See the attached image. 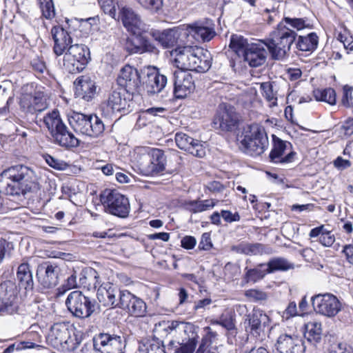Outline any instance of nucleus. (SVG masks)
<instances>
[{"instance_id": "nucleus-1", "label": "nucleus", "mask_w": 353, "mask_h": 353, "mask_svg": "<svg viewBox=\"0 0 353 353\" xmlns=\"http://www.w3.org/2000/svg\"><path fill=\"white\" fill-rule=\"evenodd\" d=\"M164 330L176 338H181V341L170 342L169 345L174 353L194 352L199 339L198 327L191 323L172 321L165 325Z\"/></svg>"}, {"instance_id": "nucleus-2", "label": "nucleus", "mask_w": 353, "mask_h": 353, "mask_svg": "<svg viewBox=\"0 0 353 353\" xmlns=\"http://www.w3.org/2000/svg\"><path fill=\"white\" fill-rule=\"evenodd\" d=\"M30 169L19 165L5 170L0 174V192L10 196L24 195L30 191Z\"/></svg>"}, {"instance_id": "nucleus-3", "label": "nucleus", "mask_w": 353, "mask_h": 353, "mask_svg": "<svg viewBox=\"0 0 353 353\" xmlns=\"http://www.w3.org/2000/svg\"><path fill=\"white\" fill-rule=\"evenodd\" d=\"M240 148L247 154L257 157L262 154L269 145L268 138L263 126L253 123L243 128L239 136Z\"/></svg>"}, {"instance_id": "nucleus-4", "label": "nucleus", "mask_w": 353, "mask_h": 353, "mask_svg": "<svg viewBox=\"0 0 353 353\" xmlns=\"http://www.w3.org/2000/svg\"><path fill=\"white\" fill-rule=\"evenodd\" d=\"M134 159L143 175H156L165 169L166 157L160 149L139 148L134 152Z\"/></svg>"}, {"instance_id": "nucleus-5", "label": "nucleus", "mask_w": 353, "mask_h": 353, "mask_svg": "<svg viewBox=\"0 0 353 353\" xmlns=\"http://www.w3.org/2000/svg\"><path fill=\"white\" fill-rule=\"evenodd\" d=\"M43 122L52 137L53 143L61 147H77L79 141L62 121L59 111L53 110L43 117Z\"/></svg>"}, {"instance_id": "nucleus-6", "label": "nucleus", "mask_w": 353, "mask_h": 353, "mask_svg": "<svg viewBox=\"0 0 353 353\" xmlns=\"http://www.w3.org/2000/svg\"><path fill=\"white\" fill-rule=\"evenodd\" d=\"M297 37L296 32L281 23L278 25L276 30L271 34V38L265 41L266 47L272 59H283L290 51L292 45Z\"/></svg>"}, {"instance_id": "nucleus-7", "label": "nucleus", "mask_w": 353, "mask_h": 353, "mask_svg": "<svg viewBox=\"0 0 353 353\" xmlns=\"http://www.w3.org/2000/svg\"><path fill=\"white\" fill-rule=\"evenodd\" d=\"M132 97L126 93L123 88L112 90L100 105L102 114L107 118H112L116 113L126 114L132 111Z\"/></svg>"}, {"instance_id": "nucleus-8", "label": "nucleus", "mask_w": 353, "mask_h": 353, "mask_svg": "<svg viewBox=\"0 0 353 353\" xmlns=\"http://www.w3.org/2000/svg\"><path fill=\"white\" fill-rule=\"evenodd\" d=\"M105 211L119 218H126L130 210L128 199L115 189L106 188L100 194Z\"/></svg>"}, {"instance_id": "nucleus-9", "label": "nucleus", "mask_w": 353, "mask_h": 353, "mask_svg": "<svg viewBox=\"0 0 353 353\" xmlns=\"http://www.w3.org/2000/svg\"><path fill=\"white\" fill-rule=\"evenodd\" d=\"M90 49L84 44L70 45L63 55V67L69 73L83 71L90 61Z\"/></svg>"}, {"instance_id": "nucleus-10", "label": "nucleus", "mask_w": 353, "mask_h": 353, "mask_svg": "<svg viewBox=\"0 0 353 353\" xmlns=\"http://www.w3.org/2000/svg\"><path fill=\"white\" fill-rule=\"evenodd\" d=\"M96 301L79 290L71 292L65 300V305L72 316L79 319L91 316L95 311Z\"/></svg>"}, {"instance_id": "nucleus-11", "label": "nucleus", "mask_w": 353, "mask_h": 353, "mask_svg": "<svg viewBox=\"0 0 353 353\" xmlns=\"http://www.w3.org/2000/svg\"><path fill=\"white\" fill-rule=\"evenodd\" d=\"M88 344L96 353H124L125 347L123 336L104 332L96 334Z\"/></svg>"}, {"instance_id": "nucleus-12", "label": "nucleus", "mask_w": 353, "mask_h": 353, "mask_svg": "<svg viewBox=\"0 0 353 353\" xmlns=\"http://www.w3.org/2000/svg\"><path fill=\"white\" fill-rule=\"evenodd\" d=\"M47 341L54 348L61 351H72L78 344L71 337L69 326L65 323H54L48 334Z\"/></svg>"}, {"instance_id": "nucleus-13", "label": "nucleus", "mask_w": 353, "mask_h": 353, "mask_svg": "<svg viewBox=\"0 0 353 353\" xmlns=\"http://www.w3.org/2000/svg\"><path fill=\"white\" fill-rule=\"evenodd\" d=\"M143 70L139 72L137 69L129 65H125L120 71L117 77L119 88H123L125 92L133 97L135 93H139L142 87Z\"/></svg>"}, {"instance_id": "nucleus-14", "label": "nucleus", "mask_w": 353, "mask_h": 353, "mask_svg": "<svg viewBox=\"0 0 353 353\" xmlns=\"http://www.w3.org/2000/svg\"><path fill=\"white\" fill-rule=\"evenodd\" d=\"M270 322V317L262 310L254 307L247 315L244 323L247 332L256 339H262L265 335V330L268 328Z\"/></svg>"}, {"instance_id": "nucleus-15", "label": "nucleus", "mask_w": 353, "mask_h": 353, "mask_svg": "<svg viewBox=\"0 0 353 353\" xmlns=\"http://www.w3.org/2000/svg\"><path fill=\"white\" fill-rule=\"evenodd\" d=\"M312 304L316 312L328 317L336 316L341 308L336 296L330 293L312 296Z\"/></svg>"}, {"instance_id": "nucleus-16", "label": "nucleus", "mask_w": 353, "mask_h": 353, "mask_svg": "<svg viewBox=\"0 0 353 353\" xmlns=\"http://www.w3.org/2000/svg\"><path fill=\"white\" fill-rule=\"evenodd\" d=\"M238 121L235 108L230 105L221 103L219 105L213 123L216 128H219L222 131L231 132L236 127Z\"/></svg>"}, {"instance_id": "nucleus-17", "label": "nucleus", "mask_w": 353, "mask_h": 353, "mask_svg": "<svg viewBox=\"0 0 353 353\" xmlns=\"http://www.w3.org/2000/svg\"><path fill=\"white\" fill-rule=\"evenodd\" d=\"M142 74V87L149 95L161 92L166 85L167 77L154 68L144 70Z\"/></svg>"}, {"instance_id": "nucleus-18", "label": "nucleus", "mask_w": 353, "mask_h": 353, "mask_svg": "<svg viewBox=\"0 0 353 353\" xmlns=\"http://www.w3.org/2000/svg\"><path fill=\"white\" fill-rule=\"evenodd\" d=\"M173 93L176 98H185L194 89L192 76L188 72L175 70L172 73Z\"/></svg>"}, {"instance_id": "nucleus-19", "label": "nucleus", "mask_w": 353, "mask_h": 353, "mask_svg": "<svg viewBox=\"0 0 353 353\" xmlns=\"http://www.w3.org/2000/svg\"><path fill=\"white\" fill-rule=\"evenodd\" d=\"M59 272L60 268L57 263L46 261L39 265L37 275L44 288H52L59 283Z\"/></svg>"}, {"instance_id": "nucleus-20", "label": "nucleus", "mask_w": 353, "mask_h": 353, "mask_svg": "<svg viewBox=\"0 0 353 353\" xmlns=\"http://www.w3.org/2000/svg\"><path fill=\"white\" fill-rule=\"evenodd\" d=\"M119 303V308L126 310L132 316L140 317L146 313L145 303L128 290H122Z\"/></svg>"}, {"instance_id": "nucleus-21", "label": "nucleus", "mask_w": 353, "mask_h": 353, "mask_svg": "<svg viewBox=\"0 0 353 353\" xmlns=\"http://www.w3.org/2000/svg\"><path fill=\"white\" fill-rule=\"evenodd\" d=\"M125 48L130 54L159 53L157 48L145 34L132 35L128 38L125 43Z\"/></svg>"}, {"instance_id": "nucleus-22", "label": "nucleus", "mask_w": 353, "mask_h": 353, "mask_svg": "<svg viewBox=\"0 0 353 353\" xmlns=\"http://www.w3.org/2000/svg\"><path fill=\"white\" fill-rule=\"evenodd\" d=\"M275 348V353H304L305 351L301 339L288 334H282L277 338Z\"/></svg>"}, {"instance_id": "nucleus-23", "label": "nucleus", "mask_w": 353, "mask_h": 353, "mask_svg": "<svg viewBox=\"0 0 353 353\" xmlns=\"http://www.w3.org/2000/svg\"><path fill=\"white\" fill-rule=\"evenodd\" d=\"M266 48L265 41L250 43L243 56L244 61L252 68L262 65L267 58Z\"/></svg>"}, {"instance_id": "nucleus-24", "label": "nucleus", "mask_w": 353, "mask_h": 353, "mask_svg": "<svg viewBox=\"0 0 353 353\" xmlns=\"http://www.w3.org/2000/svg\"><path fill=\"white\" fill-rule=\"evenodd\" d=\"M122 291L117 289L112 283L101 285L97 290V299L105 307L115 308L120 307V296Z\"/></svg>"}, {"instance_id": "nucleus-25", "label": "nucleus", "mask_w": 353, "mask_h": 353, "mask_svg": "<svg viewBox=\"0 0 353 353\" xmlns=\"http://www.w3.org/2000/svg\"><path fill=\"white\" fill-rule=\"evenodd\" d=\"M194 48L190 46H178L172 51V55L174 56V62L179 70H190L194 65V59L196 54Z\"/></svg>"}, {"instance_id": "nucleus-26", "label": "nucleus", "mask_w": 353, "mask_h": 353, "mask_svg": "<svg viewBox=\"0 0 353 353\" xmlns=\"http://www.w3.org/2000/svg\"><path fill=\"white\" fill-rule=\"evenodd\" d=\"M176 145L181 150L188 152L191 154L202 158L205 155V148L199 140L194 139L183 132H177L175 134Z\"/></svg>"}, {"instance_id": "nucleus-27", "label": "nucleus", "mask_w": 353, "mask_h": 353, "mask_svg": "<svg viewBox=\"0 0 353 353\" xmlns=\"http://www.w3.org/2000/svg\"><path fill=\"white\" fill-rule=\"evenodd\" d=\"M19 104L24 111L31 114L41 112L47 108L46 99L43 94L39 92H36L34 94H23Z\"/></svg>"}, {"instance_id": "nucleus-28", "label": "nucleus", "mask_w": 353, "mask_h": 353, "mask_svg": "<svg viewBox=\"0 0 353 353\" xmlns=\"http://www.w3.org/2000/svg\"><path fill=\"white\" fill-rule=\"evenodd\" d=\"M74 95L85 101H91L96 94L95 82L88 76H81L74 82Z\"/></svg>"}, {"instance_id": "nucleus-29", "label": "nucleus", "mask_w": 353, "mask_h": 353, "mask_svg": "<svg viewBox=\"0 0 353 353\" xmlns=\"http://www.w3.org/2000/svg\"><path fill=\"white\" fill-rule=\"evenodd\" d=\"M51 34L54 41L53 51L57 56L63 54L70 46L72 45L70 34L60 26H54L51 29Z\"/></svg>"}, {"instance_id": "nucleus-30", "label": "nucleus", "mask_w": 353, "mask_h": 353, "mask_svg": "<svg viewBox=\"0 0 353 353\" xmlns=\"http://www.w3.org/2000/svg\"><path fill=\"white\" fill-rule=\"evenodd\" d=\"M0 299L14 314L18 312L17 290L13 281L7 280L0 283Z\"/></svg>"}, {"instance_id": "nucleus-31", "label": "nucleus", "mask_w": 353, "mask_h": 353, "mask_svg": "<svg viewBox=\"0 0 353 353\" xmlns=\"http://www.w3.org/2000/svg\"><path fill=\"white\" fill-rule=\"evenodd\" d=\"M231 250L237 254L249 256L271 254L273 253V249L268 245L261 243H250L245 241L232 245Z\"/></svg>"}, {"instance_id": "nucleus-32", "label": "nucleus", "mask_w": 353, "mask_h": 353, "mask_svg": "<svg viewBox=\"0 0 353 353\" xmlns=\"http://www.w3.org/2000/svg\"><path fill=\"white\" fill-rule=\"evenodd\" d=\"M149 34L163 48H170L174 46L179 37V31L174 29H168L162 32L151 30Z\"/></svg>"}, {"instance_id": "nucleus-33", "label": "nucleus", "mask_w": 353, "mask_h": 353, "mask_svg": "<svg viewBox=\"0 0 353 353\" xmlns=\"http://www.w3.org/2000/svg\"><path fill=\"white\" fill-rule=\"evenodd\" d=\"M90 114L72 112L68 114V120L71 128L77 133L86 136Z\"/></svg>"}, {"instance_id": "nucleus-34", "label": "nucleus", "mask_w": 353, "mask_h": 353, "mask_svg": "<svg viewBox=\"0 0 353 353\" xmlns=\"http://www.w3.org/2000/svg\"><path fill=\"white\" fill-rule=\"evenodd\" d=\"M188 30V33L199 42L209 41L216 34L213 28L204 26L200 23L189 25Z\"/></svg>"}, {"instance_id": "nucleus-35", "label": "nucleus", "mask_w": 353, "mask_h": 353, "mask_svg": "<svg viewBox=\"0 0 353 353\" xmlns=\"http://www.w3.org/2000/svg\"><path fill=\"white\" fill-rule=\"evenodd\" d=\"M98 272L92 268H86L79 274V285L88 290L96 289L101 285Z\"/></svg>"}, {"instance_id": "nucleus-36", "label": "nucleus", "mask_w": 353, "mask_h": 353, "mask_svg": "<svg viewBox=\"0 0 353 353\" xmlns=\"http://www.w3.org/2000/svg\"><path fill=\"white\" fill-rule=\"evenodd\" d=\"M17 280L21 288H23L26 291H30L33 289L34 281L32 273L28 262H23L18 266Z\"/></svg>"}, {"instance_id": "nucleus-37", "label": "nucleus", "mask_w": 353, "mask_h": 353, "mask_svg": "<svg viewBox=\"0 0 353 353\" xmlns=\"http://www.w3.org/2000/svg\"><path fill=\"white\" fill-rule=\"evenodd\" d=\"M295 40V48L299 51L314 52L318 46L319 37L315 32H310L307 35H300L296 37Z\"/></svg>"}, {"instance_id": "nucleus-38", "label": "nucleus", "mask_w": 353, "mask_h": 353, "mask_svg": "<svg viewBox=\"0 0 353 353\" xmlns=\"http://www.w3.org/2000/svg\"><path fill=\"white\" fill-rule=\"evenodd\" d=\"M245 274L243 281L245 283H255L262 280L266 274H269L267 270L266 263H259L252 268H245Z\"/></svg>"}, {"instance_id": "nucleus-39", "label": "nucleus", "mask_w": 353, "mask_h": 353, "mask_svg": "<svg viewBox=\"0 0 353 353\" xmlns=\"http://www.w3.org/2000/svg\"><path fill=\"white\" fill-rule=\"evenodd\" d=\"M310 238L318 237L317 241L324 247H331L335 241V236L323 225L312 228L309 234Z\"/></svg>"}, {"instance_id": "nucleus-40", "label": "nucleus", "mask_w": 353, "mask_h": 353, "mask_svg": "<svg viewBox=\"0 0 353 353\" xmlns=\"http://www.w3.org/2000/svg\"><path fill=\"white\" fill-rule=\"evenodd\" d=\"M195 59H194V65L190 70H194L198 72H205L208 71L212 65V58L208 51H203V49L196 50Z\"/></svg>"}, {"instance_id": "nucleus-41", "label": "nucleus", "mask_w": 353, "mask_h": 353, "mask_svg": "<svg viewBox=\"0 0 353 353\" xmlns=\"http://www.w3.org/2000/svg\"><path fill=\"white\" fill-rule=\"evenodd\" d=\"M183 205L186 210L196 214L213 208L215 206V203L212 199L185 200Z\"/></svg>"}, {"instance_id": "nucleus-42", "label": "nucleus", "mask_w": 353, "mask_h": 353, "mask_svg": "<svg viewBox=\"0 0 353 353\" xmlns=\"http://www.w3.org/2000/svg\"><path fill=\"white\" fill-rule=\"evenodd\" d=\"M283 22L285 23V26H288V28L290 29H294L296 31H301L304 29L311 30L313 28V25L310 20L306 17L297 18V17H285L283 19Z\"/></svg>"}, {"instance_id": "nucleus-43", "label": "nucleus", "mask_w": 353, "mask_h": 353, "mask_svg": "<svg viewBox=\"0 0 353 353\" xmlns=\"http://www.w3.org/2000/svg\"><path fill=\"white\" fill-rule=\"evenodd\" d=\"M268 273H273L276 271H287L294 268V264L290 263L286 259L275 257L270 259L266 263Z\"/></svg>"}, {"instance_id": "nucleus-44", "label": "nucleus", "mask_w": 353, "mask_h": 353, "mask_svg": "<svg viewBox=\"0 0 353 353\" xmlns=\"http://www.w3.org/2000/svg\"><path fill=\"white\" fill-rule=\"evenodd\" d=\"M313 96L316 101H323L332 105L336 101V92L331 88L314 89Z\"/></svg>"}, {"instance_id": "nucleus-45", "label": "nucleus", "mask_w": 353, "mask_h": 353, "mask_svg": "<svg viewBox=\"0 0 353 353\" xmlns=\"http://www.w3.org/2000/svg\"><path fill=\"white\" fill-rule=\"evenodd\" d=\"M273 147L269 155L272 163H279L286 148L285 142L273 136Z\"/></svg>"}, {"instance_id": "nucleus-46", "label": "nucleus", "mask_w": 353, "mask_h": 353, "mask_svg": "<svg viewBox=\"0 0 353 353\" xmlns=\"http://www.w3.org/2000/svg\"><path fill=\"white\" fill-rule=\"evenodd\" d=\"M306 329L305 339L314 345L319 343L322 336L321 324L318 322L309 323Z\"/></svg>"}, {"instance_id": "nucleus-47", "label": "nucleus", "mask_w": 353, "mask_h": 353, "mask_svg": "<svg viewBox=\"0 0 353 353\" xmlns=\"http://www.w3.org/2000/svg\"><path fill=\"white\" fill-rule=\"evenodd\" d=\"M248 40L241 35L233 34L230 37V48L239 57L244 55L247 47L250 46Z\"/></svg>"}, {"instance_id": "nucleus-48", "label": "nucleus", "mask_w": 353, "mask_h": 353, "mask_svg": "<svg viewBox=\"0 0 353 353\" xmlns=\"http://www.w3.org/2000/svg\"><path fill=\"white\" fill-rule=\"evenodd\" d=\"M88 126L87 137L97 138L104 131L105 126L103 121L96 114H90V122Z\"/></svg>"}, {"instance_id": "nucleus-49", "label": "nucleus", "mask_w": 353, "mask_h": 353, "mask_svg": "<svg viewBox=\"0 0 353 353\" xmlns=\"http://www.w3.org/2000/svg\"><path fill=\"white\" fill-rule=\"evenodd\" d=\"M205 334L203 336L199 348L196 353H205L207 352L208 348L211 345L212 341L216 338L217 333L214 332L209 326L203 328Z\"/></svg>"}, {"instance_id": "nucleus-50", "label": "nucleus", "mask_w": 353, "mask_h": 353, "mask_svg": "<svg viewBox=\"0 0 353 353\" xmlns=\"http://www.w3.org/2000/svg\"><path fill=\"white\" fill-rule=\"evenodd\" d=\"M80 287L79 281H77V272L73 270L64 281L63 283L57 288V294L61 296L70 290Z\"/></svg>"}, {"instance_id": "nucleus-51", "label": "nucleus", "mask_w": 353, "mask_h": 353, "mask_svg": "<svg viewBox=\"0 0 353 353\" xmlns=\"http://www.w3.org/2000/svg\"><path fill=\"white\" fill-rule=\"evenodd\" d=\"M139 353H166L161 342L157 340H148L139 347Z\"/></svg>"}, {"instance_id": "nucleus-52", "label": "nucleus", "mask_w": 353, "mask_h": 353, "mask_svg": "<svg viewBox=\"0 0 353 353\" xmlns=\"http://www.w3.org/2000/svg\"><path fill=\"white\" fill-rule=\"evenodd\" d=\"M139 17L128 8H123L121 11V19L125 28L128 30L139 19Z\"/></svg>"}, {"instance_id": "nucleus-53", "label": "nucleus", "mask_w": 353, "mask_h": 353, "mask_svg": "<svg viewBox=\"0 0 353 353\" xmlns=\"http://www.w3.org/2000/svg\"><path fill=\"white\" fill-rule=\"evenodd\" d=\"M260 89L263 97L270 103V106H274L277 104V97L273 90V86L271 82H263L261 83Z\"/></svg>"}, {"instance_id": "nucleus-54", "label": "nucleus", "mask_w": 353, "mask_h": 353, "mask_svg": "<svg viewBox=\"0 0 353 353\" xmlns=\"http://www.w3.org/2000/svg\"><path fill=\"white\" fill-rule=\"evenodd\" d=\"M13 250L12 243L0 238V264L6 258L10 256Z\"/></svg>"}, {"instance_id": "nucleus-55", "label": "nucleus", "mask_w": 353, "mask_h": 353, "mask_svg": "<svg viewBox=\"0 0 353 353\" xmlns=\"http://www.w3.org/2000/svg\"><path fill=\"white\" fill-rule=\"evenodd\" d=\"M137 2L144 8L157 12L163 5V0H138Z\"/></svg>"}, {"instance_id": "nucleus-56", "label": "nucleus", "mask_w": 353, "mask_h": 353, "mask_svg": "<svg viewBox=\"0 0 353 353\" xmlns=\"http://www.w3.org/2000/svg\"><path fill=\"white\" fill-rule=\"evenodd\" d=\"M245 296L253 301H265L268 298V295L265 292L257 289H250L246 290L245 292Z\"/></svg>"}, {"instance_id": "nucleus-57", "label": "nucleus", "mask_w": 353, "mask_h": 353, "mask_svg": "<svg viewBox=\"0 0 353 353\" xmlns=\"http://www.w3.org/2000/svg\"><path fill=\"white\" fill-rule=\"evenodd\" d=\"M343 97L341 102L347 108H353V88L345 85L343 88Z\"/></svg>"}, {"instance_id": "nucleus-58", "label": "nucleus", "mask_w": 353, "mask_h": 353, "mask_svg": "<svg viewBox=\"0 0 353 353\" xmlns=\"http://www.w3.org/2000/svg\"><path fill=\"white\" fill-rule=\"evenodd\" d=\"M43 17L46 19H52L55 15L54 7L52 1L39 2Z\"/></svg>"}, {"instance_id": "nucleus-59", "label": "nucleus", "mask_w": 353, "mask_h": 353, "mask_svg": "<svg viewBox=\"0 0 353 353\" xmlns=\"http://www.w3.org/2000/svg\"><path fill=\"white\" fill-rule=\"evenodd\" d=\"M234 319L230 314H222L221 315V326L228 331L235 329Z\"/></svg>"}, {"instance_id": "nucleus-60", "label": "nucleus", "mask_w": 353, "mask_h": 353, "mask_svg": "<svg viewBox=\"0 0 353 353\" xmlns=\"http://www.w3.org/2000/svg\"><path fill=\"white\" fill-rule=\"evenodd\" d=\"M147 30V26L139 19L128 31L131 32L132 35H138L145 34Z\"/></svg>"}, {"instance_id": "nucleus-61", "label": "nucleus", "mask_w": 353, "mask_h": 353, "mask_svg": "<svg viewBox=\"0 0 353 353\" xmlns=\"http://www.w3.org/2000/svg\"><path fill=\"white\" fill-rule=\"evenodd\" d=\"M298 314L296 304L295 302H290L286 309L282 312L281 317L283 320H288Z\"/></svg>"}, {"instance_id": "nucleus-62", "label": "nucleus", "mask_w": 353, "mask_h": 353, "mask_svg": "<svg viewBox=\"0 0 353 353\" xmlns=\"http://www.w3.org/2000/svg\"><path fill=\"white\" fill-rule=\"evenodd\" d=\"M31 66L34 72L38 75L43 74L45 72H47L45 62L39 59H34L31 61Z\"/></svg>"}, {"instance_id": "nucleus-63", "label": "nucleus", "mask_w": 353, "mask_h": 353, "mask_svg": "<svg viewBox=\"0 0 353 353\" xmlns=\"http://www.w3.org/2000/svg\"><path fill=\"white\" fill-rule=\"evenodd\" d=\"M212 247L210 234L205 232L202 234L199 244V248L202 250H210Z\"/></svg>"}, {"instance_id": "nucleus-64", "label": "nucleus", "mask_w": 353, "mask_h": 353, "mask_svg": "<svg viewBox=\"0 0 353 353\" xmlns=\"http://www.w3.org/2000/svg\"><path fill=\"white\" fill-rule=\"evenodd\" d=\"M221 217L227 223L239 221L241 219L238 212L232 213L231 211L222 210L221 211Z\"/></svg>"}]
</instances>
